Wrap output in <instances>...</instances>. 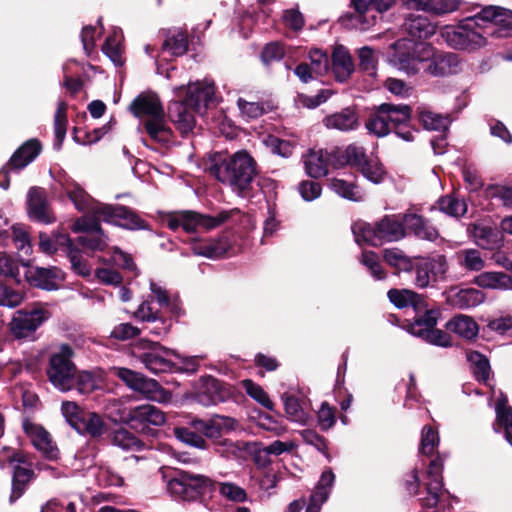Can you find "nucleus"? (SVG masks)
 <instances>
[{
	"instance_id": "1",
	"label": "nucleus",
	"mask_w": 512,
	"mask_h": 512,
	"mask_svg": "<svg viewBox=\"0 0 512 512\" xmlns=\"http://www.w3.org/2000/svg\"><path fill=\"white\" fill-rule=\"evenodd\" d=\"M206 170L218 181L228 184L238 196L253 197V182L258 175V165L246 150L231 156L215 153L210 157Z\"/></svg>"
},
{
	"instance_id": "2",
	"label": "nucleus",
	"mask_w": 512,
	"mask_h": 512,
	"mask_svg": "<svg viewBox=\"0 0 512 512\" xmlns=\"http://www.w3.org/2000/svg\"><path fill=\"white\" fill-rule=\"evenodd\" d=\"M215 92L214 83L197 81L187 85L183 99L169 103L167 116L182 137L194 129V113L201 114L214 104Z\"/></svg>"
},
{
	"instance_id": "3",
	"label": "nucleus",
	"mask_w": 512,
	"mask_h": 512,
	"mask_svg": "<svg viewBox=\"0 0 512 512\" xmlns=\"http://www.w3.org/2000/svg\"><path fill=\"white\" fill-rule=\"evenodd\" d=\"M401 214H387L374 222L356 221L352 225L355 241L359 245L380 247L405 238Z\"/></svg>"
},
{
	"instance_id": "4",
	"label": "nucleus",
	"mask_w": 512,
	"mask_h": 512,
	"mask_svg": "<svg viewBox=\"0 0 512 512\" xmlns=\"http://www.w3.org/2000/svg\"><path fill=\"white\" fill-rule=\"evenodd\" d=\"M412 112L411 106L407 104L381 103L372 108L365 128L369 134L378 138L385 137L396 126L411 122Z\"/></svg>"
},
{
	"instance_id": "5",
	"label": "nucleus",
	"mask_w": 512,
	"mask_h": 512,
	"mask_svg": "<svg viewBox=\"0 0 512 512\" xmlns=\"http://www.w3.org/2000/svg\"><path fill=\"white\" fill-rule=\"evenodd\" d=\"M215 489L216 482L208 476L180 469L168 481L169 492L182 501L203 500L206 496H211Z\"/></svg>"
},
{
	"instance_id": "6",
	"label": "nucleus",
	"mask_w": 512,
	"mask_h": 512,
	"mask_svg": "<svg viewBox=\"0 0 512 512\" xmlns=\"http://www.w3.org/2000/svg\"><path fill=\"white\" fill-rule=\"evenodd\" d=\"M392 58L399 69L408 74H417L420 70L425 71L428 61L433 57V46L424 41H415L409 38H402L392 44Z\"/></svg>"
},
{
	"instance_id": "7",
	"label": "nucleus",
	"mask_w": 512,
	"mask_h": 512,
	"mask_svg": "<svg viewBox=\"0 0 512 512\" xmlns=\"http://www.w3.org/2000/svg\"><path fill=\"white\" fill-rule=\"evenodd\" d=\"M240 209L222 210L216 215H206L195 211H183L167 218V227L176 231L182 228L186 233L207 232L228 222L233 216L240 214Z\"/></svg>"
},
{
	"instance_id": "8",
	"label": "nucleus",
	"mask_w": 512,
	"mask_h": 512,
	"mask_svg": "<svg viewBox=\"0 0 512 512\" xmlns=\"http://www.w3.org/2000/svg\"><path fill=\"white\" fill-rule=\"evenodd\" d=\"M396 0H350L354 12L343 14L338 22L348 30L367 31L376 24L377 16L373 11L384 13L390 10Z\"/></svg>"
},
{
	"instance_id": "9",
	"label": "nucleus",
	"mask_w": 512,
	"mask_h": 512,
	"mask_svg": "<svg viewBox=\"0 0 512 512\" xmlns=\"http://www.w3.org/2000/svg\"><path fill=\"white\" fill-rule=\"evenodd\" d=\"M477 14L461 20L457 25H447L441 35L448 46L457 50L473 51L486 45V37L480 31Z\"/></svg>"
},
{
	"instance_id": "10",
	"label": "nucleus",
	"mask_w": 512,
	"mask_h": 512,
	"mask_svg": "<svg viewBox=\"0 0 512 512\" xmlns=\"http://www.w3.org/2000/svg\"><path fill=\"white\" fill-rule=\"evenodd\" d=\"M74 355L71 345L63 343L57 352L51 354L46 368L49 381L63 392L73 389V376L77 372V367L72 360Z\"/></svg>"
},
{
	"instance_id": "11",
	"label": "nucleus",
	"mask_w": 512,
	"mask_h": 512,
	"mask_svg": "<svg viewBox=\"0 0 512 512\" xmlns=\"http://www.w3.org/2000/svg\"><path fill=\"white\" fill-rule=\"evenodd\" d=\"M237 421L229 416L215 415L209 420L196 419L192 421V426L200 431L203 437L212 440L218 452H231L235 454L241 449L238 443L222 438L224 433L235 429Z\"/></svg>"
},
{
	"instance_id": "12",
	"label": "nucleus",
	"mask_w": 512,
	"mask_h": 512,
	"mask_svg": "<svg viewBox=\"0 0 512 512\" xmlns=\"http://www.w3.org/2000/svg\"><path fill=\"white\" fill-rule=\"evenodd\" d=\"M135 350H139L135 355L144 364L146 369L152 373H164L172 371L176 365L168 357L170 355L177 356V353L169 348L162 346L159 342L148 339H140L134 346Z\"/></svg>"
},
{
	"instance_id": "13",
	"label": "nucleus",
	"mask_w": 512,
	"mask_h": 512,
	"mask_svg": "<svg viewBox=\"0 0 512 512\" xmlns=\"http://www.w3.org/2000/svg\"><path fill=\"white\" fill-rule=\"evenodd\" d=\"M236 388L214 376L206 375L199 379L195 400L203 406L217 405L235 399Z\"/></svg>"
},
{
	"instance_id": "14",
	"label": "nucleus",
	"mask_w": 512,
	"mask_h": 512,
	"mask_svg": "<svg viewBox=\"0 0 512 512\" xmlns=\"http://www.w3.org/2000/svg\"><path fill=\"white\" fill-rule=\"evenodd\" d=\"M122 421L135 432L149 436L154 435L151 426H162L166 422V416L160 408L143 404L130 408Z\"/></svg>"
},
{
	"instance_id": "15",
	"label": "nucleus",
	"mask_w": 512,
	"mask_h": 512,
	"mask_svg": "<svg viewBox=\"0 0 512 512\" xmlns=\"http://www.w3.org/2000/svg\"><path fill=\"white\" fill-rule=\"evenodd\" d=\"M96 215L106 223H112L128 230H148V222L142 219L133 209L116 204H100L94 208Z\"/></svg>"
},
{
	"instance_id": "16",
	"label": "nucleus",
	"mask_w": 512,
	"mask_h": 512,
	"mask_svg": "<svg viewBox=\"0 0 512 512\" xmlns=\"http://www.w3.org/2000/svg\"><path fill=\"white\" fill-rule=\"evenodd\" d=\"M50 316L51 313L40 305L20 309L10 323L11 333L17 339L26 338L34 333Z\"/></svg>"
},
{
	"instance_id": "17",
	"label": "nucleus",
	"mask_w": 512,
	"mask_h": 512,
	"mask_svg": "<svg viewBox=\"0 0 512 512\" xmlns=\"http://www.w3.org/2000/svg\"><path fill=\"white\" fill-rule=\"evenodd\" d=\"M447 271L448 263L444 255L428 258L415 257L413 261L414 284L418 288H426L431 282L443 279Z\"/></svg>"
},
{
	"instance_id": "18",
	"label": "nucleus",
	"mask_w": 512,
	"mask_h": 512,
	"mask_svg": "<svg viewBox=\"0 0 512 512\" xmlns=\"http://www.w3.org/2000/svg\"><path fill=\"white\" fill-rule=\"evenodd\" d=\"M479 21L493 24L489 34L495 38L512 37V10L495 5L483 7L478 13Z\"/></svg>"
},
{
	"instance_id": "19",
	"label": "nucleus",
	"mask_w": 512,
	"mask_h": 512,
	"mask_svg": "<svg viewBox=\"0 0 512 512\" xmlns=\"http://www.w3.org/2000/svg\"><path fill=\"white\" fill-rule=\"evenodd\" d=\"M27 214L30 220L42 224H52L56 221L55 214L47 198L44 188L33 186L27 193Z\"/></svg>"
},
{
	"instance_id": "20",
	"label": "nucleus",
	"mask_w": 512,
	"mask_h": 512,
	"mask_svg": "<svg viewBox=\"0 0 512 512\" xmlns=\"http://www.w3.org/2000/svg\"><path fill=\"white\" fill-rule=\"evenodd\" d=\"M26 267L24 277L28 284L46 291L58 290L60 282L64 280V274L58 267H38L23 263Z\"/></svg>"
},
{
	"instance_id": "21",
	"label": "nucleus",
	"mask_w": 512,
	"mask_h": 512,
	"mask_svg": "<svg viewBox=\"0 0 512 512\" xmlns=\"http://www.w3.org/2000/svg\"><path fill=\"white\" fill-rule=\"evenodd\" d=\"M232 249L233 245L228 235L201 240L194 239L191 243V250L195 255L210 259L228 257Z\"/></svg>"
},
{
	"instance_id": "22",
	"label": "nucleus",
	"mask_w": 512,
	"mask_h": 512,
	"mask_svg": "<svg viewBox=\"0 0 512 512\" xmlns=\"http://www.w3.org/2000/svg\"><path fill=\"white\" fill-rule=\"evenodd\" d=\"M23 430L31 438L33 446L41 451L46 459L57 460L59 458V449L53 444L50 434L44 427L25 419L23 421Z\"/></svg>"
},
{
	"instance_id": "23",
	"label": "nucleus",
	"mask_w": 512,
	"mask_h": 512,
	"mask_svg": "<svg viewBox=\"0 0 512 512\" xmlns=\"http://www.w3.org/2000/svg\"><path fill=\"white\" fill-rule=\"evenodd\" d=\"M330 155L332 167L350 166L356 170L370 158L366 153V149L356 143L349 144L346 148L333 147Z\"/></svg>"
},
{
	"instance_id": "24",
	"label": "nucleus",
	"mask_w": 512,
	"mask_h": 512,
	"mask_svg": "<svg viewBox=\"0 0 512 512\" xmlns=\"http://www.w3.org/2000/svg\"><path fill=\"white\" fill-rule=\"evenodd\" d=\"M414 312L413 321L405 320L402 327L418 338H420V333H426L428 330L435 328L441 315L438 308H429L428 297L425 298V308Z\"/></svg>"
},
{
	"instance_id": "25",
	"label": "nucleus",
	"mask_w": 512,
	"mask_h": 512,
	"mask_svg": "<svg viewBox=\"0 0 512 512\" xmlns=\"http://www.w3.org/2000/svg\"><path fill=\"white\" fill-rule=\"evenodd\" d=\"M459 56L452 52H436L433 47V57L428 61L425 72L434 77H446L456 74L459 70Z\"/></svg>"
},
{
	"instance_id": "26",
	"label": "nucleus",
	"mask_w": 512,
	"mask_h": 512,
	"mask_svg": "<svg viewBox=\"0 0 512 512\" xmlns=\"http://www.w3.org/2000/svg\"><path fill=\"white\" fill-rule=\"evenodd\" d=\"M401 222L405 227V232L408 230L419 239L433 242L439 237L437 228L431 225L423 216L416 213L401 214Z\"/></svg>"
},
{
	"instance_id": "27",
	"label": "nucleus",
	"mask_w": 512,
	"mask_h": 512,
	"mask_svg": "<svg viewBox=\"0 0 512 512\" xmlns=\"http://www.w3.org/2000/svg\"><path fill=\"white\" fill-rule=\"evenodd\" d=\"M403 30L415 41H423L436 32V24L420 14H409L402 25Z\"/></svg>"
},
{
	"instance_id": "28",
	"label": "nucleus",
	"mask_w": 512,
	"mask_h": 512,
	"mask_svg": "<svg viewBox=\"0 0 512 512\" xmlns=\"http://www.w3.org/2000/svg\"><path fill=\"white\" fill-rule=\"evenodd\" d=\"M109 427V424L105 422L100 414L85 411V413L81 415V419L74 429L81 435L89 436L94 440H98L103 435L108 434Z\"/></svg>"
},
{
	"instance_id": "29",
	"label": "nucleus",
	"mask_w": 512,
	"mask_h": 512,
	"mask_svg": "<svg viewBox=\"0 0 512 512\" xmlns=\"http://www.w3.org/2000/svg\"><path fill=\"white\" fill-rule=\"evenodd\" d=\"M42 151V144L36 138L25 141L19 146L8 160V165L20 171L33 162Z\"/></svg>"
},
{
	"instance_id": "30",
	"label": "nucleus",
	"mask_w": 512,
	"mask_h": 512,
	"mask_svg": "<svg viewBox=\"0 0 512 512\" xmlns=\"http://www.w3.org/2000/svg\"><path fill=\"white\" fill-rule=\"evenodd\" d=\"M323 124L328 129L352 131L359 127V115L355 106L343 108L341 111L327 115Z\"/></svg>"
},
{
	"instance_id": "31",
	"label": "nucleus",
	"mask_w": 512,
	"mask_h": 512,
	"mask_svg": "<svg viewBox=\"0 0 512 512\" xmlns=\"http://www.w3.org/2000/svg\"><path fill=\"white\" fill-rule=\"evenodd\" d=\"M387 297L398 309L412 307L414 311H421L425 308V298L427 296L410 289L391 288L387 292Z\"/></svg>"
},
{
	"instance_id": "32",
	"label": "nucleus",
	"mask_w": 512,
	"mask_h": 512,
	"mask_svg": "<svg viewBox=\"0 0 512 512\" xmlns=\"http://www.w3.org/2000/svg\"><path fill=\"white\" fill-rule=\"evenodd\" d=\"M143 127L149 137L157 143L168 144L174 137V133L167 123L165 112L153 118H146L143 121Z\"/></svg>"
},
{
	"instance_id": "33",
	"label": "nucleus",
	"mask_w": 512,
	"mask_h": 512,
	"mask_svg": "<svg viewBox=\"0 0 512 512\" xmlns=\"http://www.w3.org/2000/svg\"><path fill=\"white\" fill-rule=\"evenodd\" d=\"M382 259L393 270L394 275L399 276L401 273L411 274L413 272L415 257L408 256L398 247L384 249Z\"/></svg>"
},
{
	"instance_id": "34",
	"label": "nucleus",
	"mask_w": 512,
	"mask_h": 512,
	"mask_svg": "<svg viewBox=\"0 0 512 512\" xmlns=\"http://www.w3.org/2000/svg\"><path fill=\"white\" fill-rule=\"evenodd\" d=\"M495 412L493 430L496 433H503L507 442L512 446V407L508 405L506 397L497 400Z\"/></svg>"
},
{
	"instance_id": "35",
	"label": "nucleus",
	"mask_w": 512,
	"mask_h": 512,
	"mask_svg": "<svg viewBox=\"0 0 512 512\" xmlns=\"http://www.w3.org/2000/svg\"><path fill=\"white\" fill-rule=\"evenodd\" d=\"M36 478V474L31 467L14 465L12 471L11 494L9 501L14 503L24 495L30 483Z\"/></svg>"
},
{
	"instance_id": "36",
	"label": "nucleus",
	"mask_w": 512,
	"mask_h": 512,
	"mask_svg": "<svg viewBox=\"0 0 512 512\" xmlns=\"http://www.w3.org/2000/svg\"><path fill=\"white\" fill-rule=\"evenodd\" d=\"M131 112L138 118H153L163 114L164 109L156 95L139 94L130 104Z\"/></svg>"
},
{
	"instance_id": "37",
	"label": "nucleus",
	"mask_w": 512,
	"mask_h": 512,
	"mask_svg": "<svg viewBox=\"0 0 512 512\" xmlns=\"http://www.w3.org/2000/svg\"><path fill=\"white\" fill-rule=\"evenodd\" d=\"M331 67L338 81L347 80L354 71V64L349 51L342 45L335 46L331 55Z\"/></svg>"
},
{
	"instance_id": "38",
	"label": "nucleus",
	"mask_w": 512,
	"mask_h": 512,
	"mask_svg": "<svg viewBox=\"0 0 512 512\" xmlns=\"http://www.w3.org/2000/svg\"><path fill=\"white\" fill-rule=\"evenodd\" d=\"M332 149L320 150L319 152L311 151L305 159L306 173L312 178H321L328 174V167L332 166L330 157Z\"/></svg>"
},
{
	"instance_id": "39",
	"label": "nucleus",
	"mask_w": 512,
	"mask_h": 512,
	"mask_svg": "<svg viewBox=\"0 0 512 512\" xmlns=\"http://www.w3.org/2000/svg\"><path fill=\"white\" fill-rule=\"evenodd\" d=\"M473 283L484 289L507 290L512 288V277L505 272L486 271L477 275Z\"/></svg>"
},
{
	"instance_id": "40",
	"label": "nucleus",
	"mask_w": 512,
	"mask_h": 512,
	"mask_svg": "<svg viewBox=\"0 0 512 512\" xmlns=\"http://www.w3.org/2000/svg\"><path fill=\"white\" fill-rule=\"evenodd\" d=\"M445 328L459 336L471 340L478 335L479 326L476 321L467 315L459 314L450 319Z\"/></svg>"
},
{
	"instance_id": "41",
	"label": "nucleus",
	"mask_w": 512,
	"mask_h": 512,
	"mask_svg": "<svg viewBox=\"0 0 512 512\" xmlns=\"http://www.w3.org/2000/svg\"><path fill=\"white\" fill-rule=\"evenodd\" d=\"M486 299V295L481 290L475 288L460 289L457 293L449 297L452 306L466 310L482 304Z\"/></svg>"
},
{
	"instance_id": "42",
	"label": "nucleus",
	"mask_w": 512,
	"mask_h": 512,
	"mask_svg": "<svg viewBox=\"0 0 512 512\" xmlns=\"http://www.w3.org/2000/svg\"><path fill=\"white\" fill-rule=\"evenodd\" d=\"M134 391L141 393L147 399L157 402L168 401L171 396L156 380L147 378L144 374H141Z\"/></svg>"
},
{
	"instance_id": "43",
	"label": "nucleus",
	"mask_w": 512,
	"mask_h": 512,
	"mask_svg": "<svg viewBox=\"0 0 512 512\" xmlns=\"http://www.w3.org/2000/svg\"><path fill=\"white\" fill-rule=\"evenodd\" d=\"M473 236L476 244L486 250L498 249L503 243L502 233L488 226H476Z\"/></svg>"
},
{
	"instance_id": "44",
	"label": "nucleus",
	"mask_w": 512,
	"mask_h": 512,
	"mask_svg": "<svg viewBox=\"0 0 512 512\" xmlns=\"http://www.w3.org/2000/svg\"><path fill=\"white\" fill-rule=\"evenodd\" d=\"M467 360L471 364V371L476 381L487 384L490 379L491 366L488 357L479 351H469Z\"/></svg>"
},
{
	"instance_id": "45",
	"label": "nucleus",
	"mask_w": 512,
	"mask_h": 512,
	"mask_svg": "<svg viewBox=\"0 0 512 512\" xmlns=\"http://www.w3.org/2000/svg\"><path fill=\"white\" fill-rule=\"evenodd\" d=\"M417 119L425 130L447 133L451 120L449 116H443L429 110H419Z\"/></svg>"
},
{
	"instance_id": "46",
	"label": "nucleus",
	"mask_w": 512,
	"mask_h": 512,
	"mask_svg": "<svg viewBox=\"0 0 512 512\" xmlns=\"http://www.w3.org/2000/svg\"><path fill=\"white\" fill-rule=\"evenodd\" d=\"M189 40L186 30L179 29L177 31L169 32L166 39L162 44L164 51L170 52L172 56H182L188 51Z\"/></svg>"
},
{
	"instance_id": "47",
	"label": "nucleus",
	"mask_w": 512,
	"mask_h": 512,
	"mask_svg": "<svg viewBox=\"0 0 512 512\" xmlns=\"http://www.w3.org/2000/svg\"><path fill=\"white\" fill-rule=\"evenodd\" d=\"M408 3L417 9L442 15L455 11L459 0H408Z\"/></svg>"
},
{
	"instance_id": "48",
	"label": "nucleus",
	"mask_w": 512,
	"mask_h": 512,
	"mask_svg": "<svg viewBox=\"0 0 512 512\" xmlns=\"http://www.w3.org/2000/svg\"><path fill=\"white\" fill-rule=\"evenodd\" d=\"M107 436L113 445L124 450H140L144 446V443L138 437L123 427L114 430L109 427Z\"/></svg>"
},
{
	"instance_id": "49",
	"label": "nucleus",
	"mask_w": 512,
	"mask_h": 512,
	"mask_svg": "<svg viewBox=\"0 0 512 512\" xmlns=\"http://www.w3.org/2000/svg\"><path fill=\"white\" fill-rule=\"evenodd\" d=\"M68 105L64 101H60L54 115V148L60 150L63 141L66 137L68 118H67Z\"/></svg>"
},
{
	"instance_id": "50",
	"label": "nucleus",
	"mask_w": 512,
	"mask_h": 512,
	"mask_svg": "<svg viewBox=\"0 0 512 512\" xmlns=\"http://www.w3.org/2000/svg\"><path fill=\"white\" fill-rule=\"evenodd\" d=\"M357 171L374 184L382 183L387 176L386 168L378 158H369Z\"/></svg>"
},
{
	"instance_id": "51",
	"label": "nucleus",
	"mask_w": 512,
	"mask_h": 512,
	"mask_svg": "<svg viewBox=\"0 0 512 512\" xmlns=\"http://www.w3.org/2000/svg\"><path fill=\"white\" fill-rule=\"evenodd\" d=\"M173 431L179 441L198 449H208L207 441L200 431L193 428L192 424L190 427H175Z\"/></svg>"
},
{
	"instance_id": "52",
	"label": "nucleus",
	"mask_w": 512,
	"mask_h": 512,
	"mask_svg": "<svg viewBox=\"0 0 512 512\" xmlns=\"http://www.w3.org/2000/svg\"><path fill=\"white\" fill-rule=\"evenodd\" d=\"M242 387L245 389L247 395L258 402L260 405L268 409L269 411L275 412L276 415H280L274 410V403L269 398L267 392L257 383L251 379H244L241 382Z\"/></svg>"
},
{
	"instance_id": "53",
	"label": "nucleus",
	"mask_w": 512,
	"mask_h": 512,
	"mask_svg": "<svg viewBox=\"0 0 512 512\" xmlns=\"http://www.w3.org/2000/svg\"><path fill=\"white\" fill-rule=\"evenodd\" d=\"M439 442L440 439L437 429L431 425H425L421 431L419 453L428 457L433 456Z\"/></svg>"
},
{
	"instance_id": "54",
	"label": "nucleus",
	"mask_w": 512,
	"mask_h": 512,
	"mask_svg": "<svg viewBox=\"0 0 512 512\" xmlns=\"http://www.w3.org/2000/svg\"><path fill=\"white\" fill-rule=\"evenodd\" d=\"M360 263L368 269L374 279L384 280L387 278V272L382 267L379 256L376 252L371 250L363 251Z\"/></svg>"
},
{
	"instance_id": "55",
	"label": "nucleus",
	"mask_w": 512,
	"mask_h": 512,
	"mask_svg": "<svg viewBox=\"0 0 512 512\" xmlns=\"http://www.w3.org/2000/svg\"><path fill=\"white\" fill-rule=\"evenodd\" d=\"M331 189L341 196L350 201L359 202L362 200V196L359 194L358 186L354 182H348L343 179L334 178L331 180Z\"/></svg>"
},
{
	"instance_id": "56",
	"label": "nucleus",
	"mask_w": 512,
	"mask_h": 512,
	"mask_svg": "<svg viewBox=\"0 0 512 512\" xmlns=\"http://www.w3.org/2000/svg\"><path fill=\"white\" fill-rule=\"evenodd\" d=\"M439 210L449 216L459 217L466 213L467 207L464 202H460L457 198L446 195L438 200Z\"/></svg>"
},
{
	"instance_id": "57",
	"label": "nucleus",
	"mask_w": 512,
	"mask_h": 512,
	"mask_svg": "<svg viewBox=\"0 0 512 512\" xmlns=\"http://www.w3.org/2000/svg\"><path fill=\"white\" fill-rule=\"evenodd\" d=\"M100 220H102V217L96 215L95 213L94 217H80L74 222L72 230L76 233L86 232L89 234L95 233L103 235L104 230L101 227Z\"/></svg>"
},
{
	"instance_id": "58",
	"label": "nucleus",
	"mask_w": 512,
	"mask_h": 512,
	"mask_svg": "<svg viewBox=\"0 0 512 512\" xmlns=\"http://www.w3.org/2000/svg\"><path fill=\"white\" fill-rule=\"evenodd\" d=\"M81 394H89L97 388L96 379L93 373L83 370L78 371L73 376V389Z\"/></svg>"
},
{
	"instance_id": "59",
	"label": "nucleus",
	"mask_w": 512,
	"mask_h": 512,
	"mask_svg": "<svg viewBox=\"0 0 512 512\" xmlns=\"http://www.w3.org/2000/svg\"><path fill=\"white\" fill-rule=\"evenodd\" d=\"M281 398L288 419L292 421H302L305 417V412L300 404V400L296 396L288 393H284Z\"/></svg>"
},
{
	"instance_id": "60",
	"label": "nucleus",
	"mask_w": 512,
	"mask_h": 512,
	"mask_svg": "<svg viewBox=\"0 0 512 512\" xmlns=\"http://www.w3.org/2000/svg\"><path fill=\"white\" fill-rule=\"evenodd\" d=\"M107 240H108V237L105 234V232H103V235L92 233L87 236H79L77 238L78 244L83 249L92 251V252L93 251H104L106 249V247L108 246Z\"/></svg>"
},
{
	"instance_id": "61",
	"label": "nucleus",
	"mask_w": 512,
	"mask_h": 512,
	"mask_svg": "<svg viewBox=\"0 0 512 512\" xmlns=\"http://www.w3.org/2000/svg\"><path fill=\"white\" fill-rule=\"evenodd\" d=\"M484 193L485 197L498 198L502 201L503 206L512 208V186L490 184L485 188Z\"/></svg>"
},
{
	"instance_id": "62",
	"label": "nucleus",
	"mask_w": 512,
	"mask_h": 512,
	"mask_svg": "<svg viewBox=\"0 0 512 512\" xmlns=\"http://www.w3.org/2000/svg\"><path fill=\"white\" fill-rule=\"evenodd\" d=\"M334 480L333 471L330 468L326 469L322 472L315 491L311 495L320 498V502H325L329 497V490L333 486Z\"/></svg>"
},
{
	"instance_id": "63",
	"label": "nucleus",
	"mask_w": 512,
	"mask_h": 512,
	"mask_svg": "<svg viewBox=\"0 0 512 512\" xmlns=\"http://www.w3.org/2000/svg\"><path fill=\"white\" fill-rule=\"evenodd\" d=\"M67 257L71 263V269L74 273L82 277H89L91 275V266L87 260H85L78 248L70 249Z\"/></svg>"
},
{
	"instance_id": "64",
	"label": "nucleus",
	"mask_w": 512,
	"mask_h": 512,
	"mask_svg": "<svg viewBox=\"0 0 512 512\" xmlns=\"http://www.w3.org/2000/svg\"><path fill=\"white\" fill-rule=\"evenodd\" d=\"M462 259L460 260L461 266L469 271H480L484 268L485 262L481 254L476 249H465L461 252Z\"/></svg>"
}]
</instances>
